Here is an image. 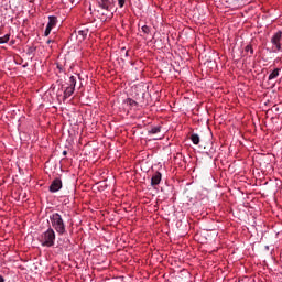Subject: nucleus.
Returning a JSON list of instances; mask_svg holds the SVG:
<instances>
[{
  "mask_svg": "<svg viewBox=\"0 0 282 282\" xmlns=\"http://www.w3.org/2000/svg\"><path fill=\"white\" fill-rule=\"evenodd\" d=\"M97 12H98V14H99L101 21H107L108 19H113V13H115L116 11H110V14H108L107 9H98Z\"/></svg>",
  "mask_w": 282,
  "mask_h": 282,
  "instance_id": "8",
  "label": "nucleus"
},
{
  "mask_svg": "<svg viewBox=\"0 0 282 282\" xmlns=\"http://www.w3.org/2000/svg\"><path fill=\"white\" fill-rule=\"evenodd\" d=\"M144 96H147L144 90H140L139 94L135 95V100H133L131 98H127L124 100V105L130 107V109H138V107H147V105H149V102H147V100H144Z\"/></svg>",
  "mask_w": 282,
  "mask_h": 282,
  "instance_id": "3",
  "label": "nucleus"
},
{
  "mask_svg": "<svg viewBox=\"0 0 282 282\" xmlns=\"http://www.w3.org/2000/svg\"><path fill=\"white\" fill-rule=\"evenodd\" d=\"M141 32H142L145 36H149V34H151V26H149V25H143V26H141Z\"/></svg>",
  "mask_w": 282,
  "mask_h": 282,
  "instance_id": "15",
  "label": "nucleus"
},
{
  "mask_svg": "<svg viewBox=\"0 0 282 282\" xmlns=\"http://www.w3.org/2000/svg\"><path fill=\"white\" fill-rule=\"evenodd\" d=\"M126 0H118L119 8H124Z\"/></svg>",
  "mask_w": 282,
  "mask_h": 282,
  "instance_id": "20",
  "label": "nucleus"
},
{
  "mask_svg": "<svg viewBox=\"0 0 282 282\" xmlns=\"http://www.w3.org/2000/svg\"><path fill=\"white\" fill-rule=\"evenodd\" d=\"M63 155H67V150H64V151H63Z\"/></svg>",
  "mask_w": 282,
  "mask_h": 282,
  "instance_id": "23",
  "label": "nucleus"
},
{
  "mask_svg": "<svg viewBox=\"0 0 282 282\" xmlns=\"http://www.w3.org/2000/svg\"><path fill=\"white\" fill-rule=\"evenodd\" d=\"M210 54H212V56L207 59V63H215V61H217V58H219V55L215 51H212Z\"/></svg>",
  "mask_w": 282,
  "mask_h": 282,
  "instance_id": "14",
  "label": "nucleus"
},
{
  "mask_svg": "<svg viewBox=\"0 0 282 282\" xmlns=\"http://www.w3.org/2000/svg\"><path fill=\"white\" fill-rule=\"evenodd\" d=\"M121 52H124V47L121 50Z\"/></svg>",
  "mask_w": 282,
  "mask_h": 282,
  "instance_id": "26",
  "label": "nucleus"
},
{
  "mask_svg": "<svg viewBox=\"0 0 282 282\" xmlns=\"http://www.w3.org/2000/svg\"><path fill=\"white\" fill-rule=\"evenodd\" d=\"M98 8L101 10H107L108 14L116 12V3L113 0H99Z\"/></svg>",
  "mask_w": 282,
  "mask_h": 282,
  "instance_id": "5",
  "label": "nucleus"
},
{
  "mask_svg": "<svg viewBox=\"0 0 282 282\" xmlns=\"http://www.w3.org/2000/svg\"><path fill=\"white\" fill-rule=\"evenodd\" d=\"M245 52H249L252 56V54H254V48H252V45L249 44L245 47Z\"/></svg>",
  "mask_w": 282,
  "mask_h": 282,
  "instance_id": "19",
  "label": "nucleus"
},
{
  "mask_svg": "<svg viewBox=\"0 0 282 282\" xmlns=\"http://www.w3.org/2000/svg\"><path fill=\"white\" fill-rule=\"evenodd\" d=\"M281 41H282V32L278 31L271 37V44H272L271 50L273 54H279V52H282Z\"/></svg>",
  "mask_w": 282,
  "mask_h": 282,
  "instance_id": "4",
  "label": "nucleus"
},
{
  "mask_svg": "<svg viewBox=\"0 0 282 282\" xmlns=\"http://www.w3.org/2000/svg\"><path fill=\"white\" fill-rule=\"evenodd\" d=\"M281 75V68H274L268 77V80H276V77Z\"/></svg>",
  "mask_w": 282,
  "mask_h": 282,
  "instance_id": "11",
  "label": "nucleus"
},
{
  "mask_svg": "<svg viewBox=\"0 0 282 282\" xmlns=\"http://www.w3.org/2000/svg\"><path fill=\"white\" fill-rule=\"evenodd\" d=\"M50 221H51V228H53V230H55V232H57V235L59 237H62V235H66L67 234V228L65 226V220H63V216H61V214L58 213H53L50 215Z\"/></svg>",
  "mask_w": 282,
  "mask_h": 282,
  "instance_id": "1",
  "label": "nucleus"
},
{
  "mask_svg": "<svg viewBox=\"0 0 282 282\" xmlns=\"http://www.w3.org/2000/svg\"><path fill=\"white\" fill-rule=\"evenodd\" d=\"M87 34H89V29L86 26H82L78 31H77V39L78 41L82 43V41H85V39H87Z\"/></svg>",
  "mask_w": 282,
  "mask_h": 282,
  "instance_id": "9",
  "label": "nucleus"
},
{
  "mask_svg": "<svg viewBox=\"0 0 282 282\" xmlns=\"http://www.w3.org/2000/svg\"><path fill=\"white\" fill-rule=\"evenodd\" d=\"M124 56H129V51H126V52H124Z\"/></svg>",
  "mask_w": 282,
  "mask_h": 282,
  "instance_id": "22",
  "label": "nucleus"
},
{
  "mask_svg": "<svg viewBox=\"0 0 282 282\" xmlns=\"http://www.w3.org/2000/svg\"><path fill=\"white\" fill-rule=\"evenodd\" d=\"M46 43H47V45H50V43H52V40H47V42H46Z\"/></svg>",
  "mask_w": 282,
  "mask_h": 282,
  "instance_id": "24",
  "label": "nucleus"
},
{
  "mask_svg": "<svg viewBox=\"0 0 282 282\" xmlns=\"http://www.w3.org/2000/svg\"><path fill=\"white\" fill-rule=\"evenodd\" d=\"M191 141L193 142V144H199V134L193 133L191 135Z\"/></svg>",
  "mask_w": 282,
  "mask_h": 282,
  "instance_id": "17",
  "label": "nucleus"
},
{
  "mask_svg": "<svg viewBox=\"0 0 282 282\" xmlns=\"http://www.w3.org/2000/svg\"><path fill=\"white\" fill-rule=\"evenodd\" d=\"M74 91H76V88L67 86L64 90V98H69L74 94Z\"/></svg>",
  "mask_w": 282,
  "mask_h": 282,
  "instance_id": "13",
  "label": "nucleus"
},
{
  "mask_svg": "<svg viewBox=\"0 0 282 282\" xmlns=\"http://www.w3.org/2000/svg\"><path fill=\"white\" fill-rule=\"evenodd\" d=\"M0 282H6L2 275H0Z\"/></svg>",
  "mask_w": 282,
  "mask_h": 282,
  "instance_id": "21",
  "label": "nucleus"
},
{
  "mask_svg": "<svg viewBox=\"0 0 282 282\" xmlns=\"http://www.w3.org/2000/svg\"><path fill=\"white\" fill-rule=\"evenodd\" d=\"M162 182V173L160 172H155L153 175H152V178H151V186H159V184Z\"/></svg>",
  "mask_w": 282,
  "mask_h": 282,
  "instance_id": "10",
  "label": "nucleus"
},
{
  "mask_svg": "<svg viewBox=\"0 0 282 282\" xmlns=\"http://www.w3.org/2000/svg\"><path fill=\"white\" fill-rule=\"evenodd\" d=\"M39 242L43 248H53L56 243V231L54 228L48 227L47 230L43 231L39 237Z\"/></svg>",
  "mask_w": 282,
  "mask_h": 282,
  "instance_id": "2",
  "label": "nucleus"
},
{
  "mask_svg": "<svg viewBox=\"0 0 282 282\" xmlns=\"http://www.w3.org/2000/svg\"><path fill=\"white\" fill-rule=\"evenodd\" d=\"M56 23H58V18L54 17V15H50L48 17V23L45 28V31H44V36H50V33L52 32V29L54 26H56Z\"/></svg>",
  "mask_w": 282,
  "mask_h": 282,
  "instance_id": "6",
  "label": "nucleus"
},
{
  "mask_svg": "<svg viewBox=\"0 0 282 282\" xmlns=\"http://www.w3.org/2000/svg\"><path fill=\"white\" fill-rule=\"evenodd\" d=\"M78 78H80L79 75L70 76L69 80H68V87H73V89H76V83H77Z\"/></svg>",
  "mask_w": 282,
  "mask_h": 282,
  "instance_id": "12",
  "label": "nucleus"
},
{
  "mask_svg": "<svg viewBox=\"0 0 282 282\" xmlns=\"http://www.w3.org/2000/svg\"><path fill=\"white\" fill-rule=\"evenodd\" d=\"M8 41H10V34H6L4 36L0 37V45L8 43Z\"/></svg>",
  "mask_w": 282,
  "mask_h": 282,
  "instance_id": "18",
  "label": "nucleus"
},
{
  "mask_svg": "<svg viewBox=\"0 0 282 282\" xmlns=\"http://www.w3.org/2000/svg\"><path fill=\"white\" fill-rule=\"evenodd\" d=\"M160 131H162V127L156 126V127H153L151 130H149V133L151 135H155V133H160Z\"/></svg>",
  "mask_w": 282,
  "mask_h": 282,
  "instance_id": "16",
  "label": "nucleus"
},
{
  "mask_svg": "<svg viewBox=\"0 0 282 282\" xmlns=\"http://www.w3.org/2000/svg\"><path fill=\"white\" fill-rule=\"evenodd\" d=\"M63 188V181H61V178H55L50 187H48V191L50 193H58V191Z\"/></svg>",
  "mask_w": 282,
  "mask_h": 282,
  "instance_id": "7",
  "label": "nucleus"
},
{
  "mask_svg": "<svg viewBox=\"0 0 282 282\" xmlns=\"http://www.w3.org/2000/svg\"><path fill=\"white\" fill-rule=\"evenodd\" d=\"M275 111H279V108H278V107L275 108Z\"/></svg>",
  "mask_w": 282,
  "mask_h": 282,
  "instance_id": "25",
  "label": "nucleus"
}]
</instances>
